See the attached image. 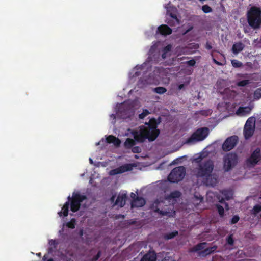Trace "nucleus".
I'll return each instance as SVG.
<instances>
[{"mask_svg":"<svg viewBox=\"0 0 261 261\" xmlns=\"http://www.w3.org/2000/svg\"><path fill=\"white\" fill-rule=\"evenodd\" d=\"M214 168V162L209 159L199 163L193 171L195 176L201 179L207 186L214 187L217 183V177L213 173Z\"/></svg>","mask_w":261,"mask_h":261,"instance_id":"nucleus-1","label":"nucleus"},{"mask_svg":"<svg viewBox=\"0 0 261 261\" xmlns=\"http://www.w3.org/2000/svg\"><path fill=\"white\" fill-rule=\"evenodd\" d=\"M159 123L155 118H151L148 122L145 123V125L139 127V131L133 132L135 140L140 143L143 142L146 139L149 141H154L160 133V130L157 128Z\"/></svg>","mask_w":261,"mask_h":261,"instance_id":"nucleus-2","label":"nucleus"},{"mask_svg":"<svg viewBox=\"0 0 261 261\" xmlns=\"http://www.w3.org/2000/svg\"><path fill=\"white\" fill-rule=\"evenodd\" d=\"M86 199L87 197L85 195L74 193L72 198L70 196L68 197V201L66 202L63 205L62 208V211L58 212V215L60 217H62L63 215L64 217H67L68 216L70 201H71V211L74 213L76 212L80 208L81 202Z\"/></svg>","mask_w":261,"mask_h":261,"instance_id":"nucleus-3","label":"nucleus"},{"mask_svg":"<svg viewBox=\"0 0 261 261\" xmlns=\"http://www.w3.org/2000/svg\"><path fill=\"white\" fill-rule=\"evenodd\" d=\"M181 193L178 191H174L170 193V194L166 196L165 198H160L154 200L153 203L151 205L150 208L154 212L158 213L162 216H173L175 214V211L173 210L171 212L167 211L161 210L160 207H162V204H164L166 200H171L174 198L180 197Z\"/></svg>","mask_w":261,"mask_h":261,"instance_id":"nucleus-4","label":"nucleus"},{"mask_svg":"<svg viewBox=\"0 0 261 261\" xmlns=\"http://www.w3.org/2000/svg\"><path fill=\"white\" fill-rule=\"evenodd\" d=\"M246 18L249 25L256 30L261 28V8L257 6H252L247 11Z\"/></svg>","mask_w":261,"mask_h":261,"instance_id":"nucleus-5","label":"nucleus"},{"mask_svg":"<svg viewBox=\"0 0 261 261\" xmlns=\"http://www.w3.org/2000/svg\"><path fill=\"white\" fill-rule=\"evenodd\" d=\"M238 156L236 153L230 152L225 154L223 158V169L225 172L231 170L238 163Z\"/></svg>","mask_w":261,"mask_h":261,"instance_id":"nucleus-6","label":"nucleus"},{"mask_svg":"<svg viewBox=\"0 0 261 261\" xmlns=\"http://www.w3.org/2000/svg\"><path fill=\"white\" fill-rule=\"evenodd\" d=\"M208 133L209 129L207 127L198 128L186 140V143L193 144L196 142L202 141L207 136Z\"/></svg>","mask_w":261,"mask_h":261,"instance_id":"nucleus-7","label":"nucleus"},{"mask_svg":"<svg viewBox=\"0 0 261 261\" xmlns=\"http://www.w3.org/2000/svg\"><path fill=\"white\" fill-rule=\"evenodd\" d=\"M185 174V168L184 166H178L172 170L168 176V179L170 182H178L183 179Z\"/></svg>","mask_w":261,"mask_h":261,"instance_id":"nucleus-8","label":"nucleus"},{"mask_svg":"<svg viewBox=\"0 0 261 261\" xmlns=\"http://www.w3.org/2000/svg\"><path fill=\"white\" fill-rule=\"evenodd\" d=\"M239 138L234 135L228 137L222 144V149L225 151H229L234 148L238 143Z\"/></svg>","mask_w":261,"mask_h":261,"instance_id":"nucleus-9","label":"nucleus"},{"mask_svg":"<svg viewBox=\"0 0 261 261\" xmlns=\"http://www.w3.org/2000/svg\"><path fill=\"white\" fill-rule=\"evenodd\" d=\"M260 160V149L259 148H257L251 153L250 156L247 159V163L253 166L256 165Z\"/></svg>","mask_w":261,"mask_h":261,"instance_id":"nucleus-10","label":"nucleus"},{"mask_svg":"<svg viewBox=\"0 0 261 261\" xmlns=\"http://www.w3.org/2000/svg\"><path fill=\"white\" fill-rule=\"evenodd\" d=\"M132 167L133 166L131 164H125L112 170V172H114V174H120L132 170Z\"/></svg>","mask_w":261,"mask_h":261,"instance_id":"nucleus-11","label":"nucleus"},{"mask_svg":"<svg viewBox=\"0 0 261 261\" xmlns=\"http://www.w3.org/2000/svg\"><path fill=\"white\" fill-rule=\"evenodd\" d=\"M217 249V246L214 245L211 247H208L206 249H203V250L199 251L198 252V256L205 257L207 255H208L213 253H214L216 249Z\"/></svg>","mask_w":261,"mask_h":261,"instance_id":"nucleus-12","label":"nucleus"},{"mask_svg":"<svg viewBox=\"0 0 261 261\" xmlns=\"http://www.w3.org/2000/svg\"><path fill=\"white\" fill-rule=\"evenodd\" d=\"M158 32L162 35H170L172 32V29L166 24H162L158 28Z\"/></svg>","mask_w":261,"mask_h":261,"instance_id":"nucleus-13","label":"nucleus"},{"mask_svg":"<svg viewBox=\"0 0 261 261\" xmlns=\"http://www.w3.org/2000/svg\"><path fill=\"white\" fill-rule=\"evenodd\" d=\"M126 198V193H120L118 195L116 200L115 203V205H118L122 207L125 204V201Z\"/></svg>","mask_w":261,"mask_h":261,"instance_id":"nucleus-14","label":"nucleus"},{"mask_svg":"<svg viewBox=\"0 0 261 261\" xmlns=\"http://www.w3.org/2000/svg\"><path fill=\"white\" fill-rule=\"evenodd\" d=\"M106 141L108 143H113L115 146L119 147L121 144L120 140L113 135H109L106 138Z\"/></svg>","mask_w":261,"mask_h":261,"instance_id":"nucleus-15","label":"nucleus"},{"mask_svg":"<svg viewBox=\"0 0 261 261\" xmlns=\"http://www.w3.org/2000/svg\"><path fill=\"white\" fill-rule=\"evenodd\" d=\"M145 204V200L142 197H136L132 202V207H142Z\"/></svg>","mask_w":261,"mask_h":261,"instance_id":"nucleus-16","label":"nucleus"},{"mask_svg":"<svg viewBox=\"0 0 261 261\" xmlns=\"http://www.w3.org/2000/svg\"><path fill=\"white\" fill-rule=\"evenodd\" d=\"M254 128L245 126L244 128V136L246 139H249L253 134Z\"/></svg>","mask_w":261,"mask_h":261,"instance_id":"nucleus-17","label":"nucleus"},{"mask_svg":"<svg viewBox=\"0 0 261 261\" xmlns=\"http://www.w3.org/2000/svg\"><path fill=\"white\" fill-rule=\"evenodd\" d=\"M244 47V45L242 42L235 43L232 46V51L234 54H237L243 50Z\"/></svg>","mask_w":261,"mask_h":261,"instance_id":"nucleus-18","label":"nucleus"},{"mask_svg":"<svg viewBox=\"0 0 261 261\" xmlns=\"http://www.w3.org/2000/svg\"><path fill=\"white\" fill-rule=\"evenodd\" d=\"M206 245V243L205 242L198 243L196 245L194 246L193 247L191 248L190 249V252H195L198 251H201L204 249Z\"/></svg>","mask_w":261,"mask_h":261,"instance_id":"nucleus-19","label":"nucleus"},{"mask_svg":"<svg viewBox=\"0 0 261 261\" xmlns=\"http://www.w3.org/2000/svg\"><path fill=\"white\" fill-rule=\"evenodd\" d=\"M156 256L154 253H148L145 254L140 261H156Z\"/></svg>","mask_w":261,"mask_h":261,"instance_id":"nucleus-20","label":"nucleus"},{"mask_svg":"<svg viewBox=\"0 0 261 261\" xmlns=\"http://www.w3.org/2000/svg\"><path fill=\"white\" fill-rule=\"evenodd\" d=\"M251 109L249 107H240L237 111V114H241L242 115L249 114L251 112Z\"/></svg>","mask_w":261,"mask_h":261,"instance_id":"nucleus-21","label":"nucleus"},{"mask_svg":"<svg viewBox=\"0 0 261 261\" xmlns=\"http://www.w3.org/2000/svg\"><path fill=\"white\" fill-rule=\"evenodd\" d=\"M135 144V142L133 139L127 138L124 142L125 148L130 149Z\"/></svg>","mask_w":261,"mask_h":261,"instance_id":"nucleus-22","label":"nucleus"},{"mask_svg":"<svg viewBox=\"0 0 261 261\" xmlns=\"http://www.w3.org/2000/svg\"><path fill=\"white\" fill-rule=\"evenodd\" d=\"M255 119L254 117H249L247 119L245 126L255 128Z\"/></svg>","mask_w":261,"mask_h":261,"instance_id":"nucleus-23","label":"nucleus"},{"mask_svg":"<svg viewBox=\"0 0 261 261\" xmlns=\"http://www.w3.org/2000/svg\"><path fill=\"white\" fill-rule=\"evenodd\" d=\"M261 211V205L259 204H256L254 206L251 213L254 215L256 216L259 212Z\"/></svg>","mask_w":261,"mask_h":261,"instance_id":"nucleus-24","label":"nucleus"},{"mask_svg":"<svg viewBox=\"0 0 261 261\" xmlns=\"http://www.w3.org/2000/svg\"><path fill=\"white\" fill-rule=\"evenodd\" d=\"M231 62L232 66L234 68H240L243 66V63L236 59L232 60Z\"/></svg>","mask_w":261,"mask_h":261,"instance_id":"nucleus-25","label":"nucleus"},{"mask_svg":"<svg viewBox=\"0 0 261 261\" xmlns=\"http://www.w3.org/2000/svg\"><path fill=\"white\" fill-rule=\"evenodd\" d=\"M154 91L156 93L162 94L167 91V89L163 87H158L154 89Z\"/></svg>","mask_w":261,"mask_h":261,"instance_id":"nucleus-26","label":"nucleus"},{"mask_svg":"<svg viewBox=\"0 0 261 261\" xmlns=\"http://www.w3.org/2000/svg\"><path fill=\"white\" fill-rule=\"evenodd\" d=\"M76 220L74 218H72L71 220L66 224L67 227L71 229H74L75 227Z\"/></svg>","mask_w":261,"mask_h":261,"instance_id":"nucleus-27","label":"nucleus"},{"mask_svg":"<svg viewBox=\"0 0 261 261\" xmlns=\"http://www.w3.org/2000/svg\"><path fill=\"white\" fill-rule=\"evenodd\" d=\"M216 206L217 208L220 216L221 217H223L224 215V209L223 207L220 204H216Z\"/></svg>","mask_w":261,"mask_h":261,"instance_id":"nucleus-28","label":"nucleus"},{"mask_svg":"<svg viewBox=\"0 0 261 261\" xmlns=\"http://www.w3.org/2000/svg\"><path fill=\"white\" fill-rule=\"evenodd\" d=\"M178 234V231H175L170 233H169L165 235V238L167 240H169L174 238Z\"/></svg>","mask_w":261,"mask_h":261,"instance_id":"nucleus-29","label":"nucleus"},{"mask_svg":"<svg viewBox=\"0 0 261 261\" xmlns=\"http://www.w3.org/2000/svg\"><path fill=\"white\" fill-rule=\"evenodd\" d=\"M234 239L233 238V234H229L226 238V242L228 244L232 246L234 244Z\"/></svg>","mask_w":261,"mask_h":261,"instance_id":"nucleus-30","label":"nucleus"},{"mask_svg":"<svg viewBox=\"0 0 261 261\" xmlns=\"http://www.w3.org/2000/svg\"><path fill=\"white\" fill-rule=\"evenodd\" d=\"M202 10L205 13H208L212 11V9L207 5H204L202 7Z\"/></svg>","mask_w":261,"mask_h":261,"instance_id":"nucleus-31","label":"nucleus"},{"mask_svg":"<svg viewBox=\"0 0 261 261\" xmlns=\"http://www.w3.org/2000/svg\"><path fill=\"white\" fill-rule=\"evenodd\" d=\"M249 84V80H244L238 82L237 85L240 87H244Z\"/></svg>","mask_w":261,"mask_h":261,"instance_id":"nucleus-32","label":"nucleus"},{"mask_svg":"<svg viewBox=\"0 0 261 261\" xmlns=\"http://www.w3.org/2000/svg\"><path fill=\"white\" fill-rule=\"evenodd\" d=\"M149 114V111L147 109H144L143 110V112L139 115V118L140 119H143Z\"/></svg>","mask_w":261,"mask_h":261,"instance_id":"nucleus-33","label":"nucleus"},{"mask_svg":"<svg viewBox=\"0 0 261 261\" xmlns=\"http://www.w3.org/2000/svg\"><path fill=\"white\" fill-rule=\"evenodd\" d=\"M167 14L169 15V16L173 19H174V20H176V21L179 23V21L176 15V14L175 13H173L172 12H170V10H167Z\"/></svg>","mask_w":261,"mask_h":261,"instance_id":"nucleus-34","label":"nucleus"},{"mask_svg":"<svg viewBox=\"0 0 261 261\" xmlns=\"http://www.w3.org/2000/svg\"><path fill=\"white\" fill-rule=\"evenodd\" d=\"M254 95L255 98L259 99L261 98V88L257 89L254 93Z\"/></svg>","mask_w":261,"mask_h":261,"instance_id":"nucleus-35","label":"nucleus"},{"mask_svg":"<svg viewBox=\"0 0 261 261\" xmlns=\"http://www.w3.org/2000/svg\"><path fill=\"white\" fill-rule=\"evenodd\" d=\"M239 219L240 218L238 215L233 216L230 220V224L232 225L237 223L239 221Z\"/></svg>","mask_w":261,"mask_h":261,"instance_id":"nucleus-36","label":"nucleus"},{"mask_svg":"<svg viewBox=\"0 0 261 261\" xmlns=\"http://www.w3.org/2000/svg\"><path fill=\"white\" fill-rule=\"evenodd\" d=\"M171 49L172 45L171 44H168L163 49L162 51L166 52L168 53L171 50Z\"/></svg>","mask_w":261,"mask_h":261,"instance_id":"nucleus-37","label":"nucleus"},{"mask_svg":"<svg viewBox=\"0 0 261 261\" xmlns=\"http://www.w3.org/2000/svg\"><path fill=\"white\" fill-rule=\"evenodd\" d=\"M186 64L190 66H194L196 64V61L194 59L189 60L186 62Z\"/></svg>","mask_w":261,"mask_h":261,"instance_id":"nucleus-38","label":"nucleus"},{"mask_svg":"<svg viewBox=\"0 0 261 261\" xmlns=\"http://www.w3.org/2000/svg\"><path fill=\"white\" fill-rule=\"evenodd\" d=\"M100 255H101V252L100 251H99L97 254L96 255H95L93 258H92V261H96L97 260L99 257H100Z\"/></svg>","mask_w":261,"mask_h":261,"instance_id":"nucleus-39","label":"nucleus"},{"mask_svg":"<svg viewBox=\"0 0 261 261\" xmlns=\"http://www.w3.org/2000/svg\"><path fill=\"white\" fill-rule=\"evenodd\" d=\"M132 151L134 153H139L141 152V148L138 146L134 147L132 148Z\"/></svg>","mask_w":261,"mask_h":261,"instance_id":"nucleus-40","label":"nucleus"},{"mask_svg":"<svg viewBox=\"0 0 261 261\" xmlns=\"http://www.w3.org/2000/svg\"><path fill=\"white\" fill-rule=\"evenodd\" d=\"M227 192L226 191H224V192H223V195L225 196V199L227 200L230 199V198H231L232 197V194L231 193H230V196L229 195H227V193H226Z\"/></svg>","mask_w":261,"mask_h":261,"instance_id":"nucleus-41","label":"nucleus"},{"mask_svg":"<svg viewBox=\"0 0 261 261\" xmlns=\"http://www.w3.org/2000/svg\"><path fill=\"white\" fill-rule=\"evenodd\" d=\"M205 48L207 49V50H210L212 48V45H211L210 43H209L208 42H207L206 45H205Z\"/></svg>","mask_w":261,"mask_h":261,"instance_id":"nucleus-42","label":"nucleus"},{"mask_svg":"<svg viewBox=\"0 0 261 261\" xmlns=\"http://www.w3.org/2000/svg\"><path fill=\"white\" fill-rule=\"evenodd\" d=\"M130 197L133 199V201L134 200V199H136V197H138V196H136V195L135 193L133 192L131 193L130 194Z\"/></svg>","mask_w":261,"mask_h":261,"instance_id":"nucleus-43","label":"nucleus"},{"mask_svg":"<svg viewBox=\"0 0 261 261\" xmlns=\"http://www.w3.org/2000/svg\"><path fill=\"white\" fill-rule=\"evenodd\" d=\"M195 198H196L198 200H199L200 201V202H201L202 201H203V198L202 196H199V197H198L197 196H194Z\"/></svg>","mask_w":261,"mask_h":261,"instance_id":"nucleus-44","label":"nucleus"},{"mask_svg":"<svg viewBox=\"0 0 261 261\" xmlns=\"http://www.w3.org/2000/svg\"><path fill=\"white\" fill-rule=\"evenodd\" d=\"M167 53L163 51L162 54V57L163 59H165L167 57Z\"/></svg>","mask_w":261,"mask_h":261,"instance_id":"nucleus-45","label":"nucleus"},{"mask_svg":"<svg viewBox=\"0 0 261 261\" xmlns=\"http://www.w3.org/2000/svg\"><path fill=\"white\" fill-rule=\"evenodd\" d=\"M123 107H124V105L122 104L121 107L119 108V111L120 112H122V111H123L122 109H123Z\"/></svg>","mask_w":261,"mask_h":261,"instance_id":"nucleus-46","label":"nucleus"},{"mask_svg":"<svg viewBox=\"0 0 261 261\" xmlns=\"http://www.w3.org/2000/svg\"><path fill=\"white\" fill-rule=\"evenodd\" d=\"M193 29V27H191L190 28H189L186 32V33H188L189 32H190L191 30H192Z\"/></svg>","mask_w":261,"mask_h":261,"instance_id":"nucleus-47","label":"nucleus"},{"mask_svg":"<svg viewBox=\"0 0 261 261\" xmlns=\"http://www.w3.org/2000/svg\"><path fill=\"white\" fill-rule=\"evenodd\" d=\"M216 64H217V65H219V66H222L223 65L221 62H220L218 61H217Z\"/></svg>","mask_w":261,"mask_h":261,"instance_id":"nucleus-48","label":"nucleus"},{"mask_svg":"<svg viewBox=\"0 0 261 261\" xmlns=\"http://www.w3.org/2000/svg\"><path fill=\"white\" fill-rule=\"evenodd\" d=\"M201 159H202V158H201V157L198 158H197V159H196V162H197V163H198V162H200V161L201 160Z\"/></svg>","mask_w":261,"mask_h":261,"instance_id":"nucleus-49","label":"nucleus"},{"mask_svg":"<svg viewBox=\"0 0 261 261\" xmlns=\"http://www.w3.org/2000/svg\"><path fill=\"white\" fill-rule=\"evenodd\" d=\"M183 87H184V85L183 84H180V85H179L178 88H179V89H181L183 88Z\"/></svg>","mask_w":261,"mask_h":261,"instance_id":"nucleus-50","label":"nucleus"},{"mask_svg":"<svg viewBox=\"0 0 261 261\" xmlns=\"http://www.w3.org/2000/svg\"><path fill=\"white\" fill-rule=\"evenodd\" d=\"M219 202H220V203H223V202H224V199L223 198H222L221 199H220V200H219Z\"/></svg>","mask_w":261,"mask_h":261,"instance_id":"nucleus-51","label":"nucleus"},{"mask_svg":"<svg viewBox=\"0 0 261 261\" xmlns=\"http://www.w3.org/2000/svg\"><path fill=\"white\" fill-rule=\"evenodd\" d=\"M89 161L91 164L93 163V160L91 158H89Z\"/></svg>","mask_w":261,"mask_h":261,"instance_id":"nucleus-52","label":"nucleus"},{"mask_svg":"<svg viewBox=\"0 0 261 261\" xmlns=\"http://www.w3.org/2000/svg\"><path fill=\"white\" fill-rule=\"evenodd\" d=\"M114 199H115V196H113L111 197V200L112 201H114Z\"/></svg>","mask_w":261,"mask_h":261,"instance_id":"nucleus-53","label":"nucleus"},{"mask_svg":"<svg viewBox=\"0 0 261 261\" xmlns=\"http://www.w3.org/2000/svg\"><path fill=\"white\" fill-rule=\"evenodd\" d=\"M213 62H214L215 64L216 63V62H217V60H216L215 58H213Z\"/></svg>","mask_w":261,"mask_h":261,"instance_id":"nucleus-54","label":"nucleus"},{"mask_svg":"<svg viewBox=\"0 0 261 261\" xmlns=\"http://www.w3.org/2000/svg\"><path fill=\"white\" fill-rule=\"evenodd\" d=\"M225 207L226 208H228L227 207H228V204L227 203H225Z\"/></svg>","mask_w":261,"mask_h":261,"instance_id":"nucleus-55","label":"nucleus"},{"mask_svg":"<svg viewBox=\"0 0 261 261\" xmlns=\"http://www.w3.org/2000/svg\"><path fill=\"white\" fill-rule=\"evenodd\" d=\"M47 261H54V260L52 258H50Z\"/></svg>","mask_w":261,"mask_h":261,"instance_id":"nucleus-56","label":"nucleus"},{"mask_svg":"<svg viewBox=\"0 0 261 261\" xmlns=\"http://www.w3.org/2000/svg\"><path fill=\"white\" fill-rule=\"evenodd\" d=\"M80 234H81V235H82V234H83V231H82V230H81V231H80Z\"/></svg>","mask_w":261,"mask_h":261,"instance_id":"nucleus-57","label":"nucleus"},{"mask_svg":"<svg viewBox=\"0 0 261 261\" xmlns=\"http://www.w3.org/2000/svg\"><path fill=\"white\" fill-rule=\"evenodd\" d=\"M111 116H112V117H113L114 119L115 118V115H114V114H112V115H111Z\"/></svg>","mask_w":261,"mask_h":261,"instance_id":"nucleus-58","label":"nucleus"},{"mask_svg":"<svg viewBox=\"0 0 261 261\" xmlns=\"http://www.w3.org/2000/svg\"><path fill=\"white\" fill-rule=\"evenodd\" d=\"M135 75H136V76H138V75H139V74H138L137 72H136Z\"/></svg>","mask_w":261,"mask_h":261,"instance_id":"nucleus-59","label":"nucleus"},{"mask_svg":"<svg viewBox=\"0 0 261 261\" xmlns=\"http://www.w3.org/2000/svg\"><path fill=\"white\" fill-rule=\"evenodd\" d=\"M167 23H168L169 25H172L171 23H170L169 22H168Z\"/></svg>","mask_w":261,"mask_h":261,"instance_id":"nucleus-60","label":"nucleus"},{"mask_svg":"<svg viewBox=\"0 0 261 261\" xmlns=\"http://www.w3.org/2000/svg\"><path fill=\"white\" fill-rule=\"evenodd\" d=\"M38 256H40V255H41V253H38Z\"/></svg>","mask_w":261,"mask_h":261,"instance_id":"nucleus-61","label":"nucleus"},{"mask_svg":"<svg viewBox=\"0 0 261 261\" xmlns=\"http://www.w3.org/2000/svg\"><path fill=\"white\" fill-rule=\"evenodd\" d=\"M260 160H261V154H260Z\"/></svg>","mask_w":261,"mask_h":261,"instance_id":"nucleus-62","label":"nucleus"}]
</instances>
